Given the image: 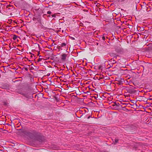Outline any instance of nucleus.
<instances>
[{
	"label": "nucleus",
	"mask_w": 152,
	"mask_h": 152,
	"mask_svg": "<svg viewBox=\"0 0 152 152\" xmlns=\"http://www.w3.org/2000/svg\"><path fill=\"white\" fill-rule=\"evenodd\" d=\"M66 44L65 43H62V44H61V46L63 47V46H66Z\"/></svg>",
	"instance_id": "7"
},
{
	"label": "nucleus",
	"mask_w": 152,
	"mask_h": 152,
	"mask_svg": "<svg viewBox=\"0 0 152 152\" xmlns=\"http://www.w3.org/2000/svg\"><path fill=\"white\" fill-rule=\"evenodd\" d=\"M118 140L117 139H115V141L116 143L118 142Z\"/></svg>",
	"instance_id": "11"
},
{
	"label": "nucleus",
	"mask_w": 152,
	"mask_h": 152,
	"mask_svg": "<svg viewBox=\"0 0 152 152\" xmlns=\"http://www.w3.org/2000/svg\"><path fill=\"white\" fill-rule=\"evenodd\" d=\"M144 4V2H143V4Z\"/></svg>",
	"instance_id": "20"
},
{
	"label": "nucleus",
	"mask_w": 152,
	"mask_h": 152,
	"mask_svg": "<svg viewBox=\"0 0 152 152\" xmlns=\"http://www.w3.org/2000/svg\"><path fill=\"white\" fill-rule=\"evenodd\" d=\"M147 106L146 105V106H143V109H145V107L146 108V107H147Z\"/></svg>",
	"instance_id": "14"
},
{
	"label": "nucleus",
	"mask_w": 152,
	"mask_h": 152,
	"mask_svg": "<svg viewBox=\"0 0 152 152\" xmlns=\"http://www.w3.org/2000/svg\"><path fill=\"white\" fill-rule=\"evenodd\" d=\"M33 20L36 25L40 26L42 25L41 19L40 18L34 17L33 18Z\"/></svg>",
	"instance_id": "1"
},
{
	"label": "nucleus",
	"mask_w": 152,
	"mask_h": 152,
	"mask_svg": "<svg viewBox=\"0 0 152 152\" xmlns=\"http://www.w3.org/2000/svg\"><path fill=\"white\" fill-rule=\"evenodd\" d=\"M144 31V30H143V31ZM145 32V31H144H144H143V34H144V33ZM143 35H144V36H144V38H145H145H146V37H147V36H146V35H144V34H143Z\"/></svg>",
	"instance_id": "10"
},
{
	"label": "nucleus",
	"mask_w": 152,
	"mask_h": 152,
	"mask_svg": "<svg viewBox=\"0 0 152 152\" xmlns=\"http://www.w3.org/2000/svg\"><path fill=\"white\" fill-rule=\"evenodd\" d=\"M142 111L141 110H137V113H140V112H141Z\"/></svg>",
	"instance_id": "9"
},
{
	"label": "nucleus",
	"mask_w": 152,
	"mask_h": 152,
	"mask_svg": "<svg viewBox=\"0 0 152 152\" xmlns=\"http://www.w3.org/2000/svg\"><path fill=\"white\" fill-rule=\"evenodd\" d=\"M47 13L48 14H51V12L50 11H48L47 12Z\"/></svg>",
	"instance_id": "12"
},
{
	"label": "nucleus",
	"mask_w": 152,
	"mask_h": 152,
	"mask_svg": "<svg viewBox=\"0 0 152 152\" xmlns=\"http://www.w3.org/2000/svg\"><path fill=\"white\" fill-rule=\"evenodd\" d=\"M90 116H89L88 117V118H90Z\"/></svg>",
	"instance_id": "16"
},
{
	"label": "nucleus",
	"mask_w": 152,
	"mask_h": 152,
	"mask_svg": "<svg viewBox=\"0 0 152 152\" xmlns=\"http://www.w3.org/2000/svg\"><path fill=\"white\" fill-rule=\"evenodd\" d=\"M145 31L147 32V31L146 30H145Z\"/></svg>",
	"instance_id": "17"
},
{
	"label": "nucleus",
	"mask_w": 152,
	"mask_h": 152,
	"mask_svg": "<svg viewBox=\"0 0 152 152\" xmlns=\"http://www.w3.org/2000/svg\"><path fill=\"white\" fill-rule=\"evenodd\" d=\"M100 38H102V39L104 40L105 39V38L104 37V36H100Z\"/></svg>",
	"instance_id": "8"
},
{
	"label": "nucleus",
	"mask_w": 152,
	"mask_h": 152,
	"mask_svg": "<svg viewBox=\"0 0 152 152\" xmlns=\"http://www.w3.org/2000/svg\"><path fill=\"white\" fill-rule=\"evenodd\" d=\"M29 61H31L30 60H29Z\"/></svg>",
	"instance_id": "18"
},
{
	"label": "nucleus",
	"mask_w": 152,
	"mask_h": 152,
	"mask_svg": "<svg viewBox=\"0 0 152 152\" xmlns=\"http://www.w3.org/2000/svg\"><path fill=\"white\" fill-rule=\"evenodd\" d=\"M21 132L23 134H25L29 137H31L32 136V134L31 133L29 132L26 130H22Z\"/></svg>",
	"instance_id": "2"
},
{
	"label": "nucleus",
	"mask_w": 152,
	"mask_h": 152,
	"mask_svg": "<svg viewBox=\"0 0 152 152\" xmlns=\"http://www.w3.org/2000/svg\"><path fill=\"white\" fill-rule=\"evenodd\" d=\"M41 59H40V58H39L38 59V62L40 61H41Z\"/></svg>",
	"instance_id": "15"
},
{
	"label": "nucleus",
	"mask_w": 152,
	"mask_h": 152,
	"mask_svg": "<svg viewBox=\"0 0 152 152\" xmlns=\"http://www.w3.org/2000/svg\"><path fill=\"white\" fill-rule=\"evenodd\" d=\"M144 111H145V110H143V112Z\"/></svg>",
	"instance_id": "21"
},
{
	"label": "nucleus",
	"mask_w": 152,
	"mask_h": 152,
	"mask_svg": "<svg viewBox=\"0 0 152 152\" xmlns=\"http://www.w3.org/2000/svg\"><path fill=\"white\" fill-rule=\"evenodd\" d=\"M147 99L146 98H145V99L143 100V104H147Z\"/></svg>",
	"instance_id": "5"
},
{
	"label": "nucleus",
	"mask_w": 152,
	"mask_h": 152,
	"mask_svg": "<svg viewBox=\"0 0 152 152\" xmlns=\"http://www.w3.org/2000/svg\"><path fill=\"white\" fill-rule=\"evenodd\" d=\"M31 57H32V55L31 56Z\"/></svg>",
	"instance_id": "19"
},
{
	"label": "nucleus",
	"mask_w": 152,
	"mask_h": 152,
	"mask_svg": "<svg viewBox=\"0 0 152 152\" xmlns=\"http://www.w3.org/2000/svg\"><path fill=\"white\" fill-rule=\"evenodd\" d=\"M52 17L55 18L56 17V15L55 14H53V15H52Z\"/></svg>",
	"instance_id": "13"
},
{
	"label": "nucleus",
	"mask_w": 152,
	"mask_h": 152,
	"mask_svg": "<svg viewBox=\"0 0 152 152\" xmlns=\"http://www.w3.org/2000/svg\"><path fill=\"white\" fill-rule=\"evenodd\" d=\"M68 55L66 53H63L61 55V59L63 61H65L66 58L67 57Z\"/></svg>",
	"instance_id": "3"
},
{
	"label": "nucleus",
	"mask_w": 152,
	"mask_h": 152,
	"mask_svg": "<svg viewBox=\"0 0 152 152\" xmlns=\"http://www.w3.org/2000/svg\"><path fill=\"white\" fill-rule=\"evenodd\" d=\"M18 37L16 35H14L13 36V39L14 40H15Z\"/></svg>",
	"instance_id": "6"
},
{
	"label": "nucleus",
	"mask_w": 152,
	"mask_h": 152,
	"mask_svg": "<svg viewBox=\"0 0 152 152\" xmlns=\"http://www.w3.org/2000/svg\"><path fill=\"white\" fill-rule=\"evenodd\" d=\"M150 53V52L148 50L146 51L145 52H144V53H143V54L144 55H145V56L147 57H151V56H149L148 54Z\"/></svg>",
	"instance_id": "4"
}]
</instances>
